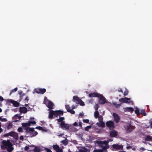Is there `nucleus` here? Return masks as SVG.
<instances>
[{
	"mask_svg": "<svg viewBox=\"0 0 152 152\" xmlns=\"http://www.w3.org/2000/svg\"><path fill=\"white\" fill-rule=\"evenodd\" d=\"M3 145H1L2 148L7 149L9 152H12L13 150V148L12 147V144L9 140H3L2 142Z\"/></svg>",
	"mask_w": 152,
	"mask_h": 152,
	"instance_id": "1",
	"label": "nucleus"
},
{
	"mask_svg": "<svg viewBox=\"0 0 152 152\" xmlns=\"http://www.w3.org/2000/svg\"><path fill=\"white\" fill-rule=\"evenodd\" d=\"M63 114V113L62 111H54L52 110H50L48 117L49 118L52 119V118L53 115H54L55 116L57 117V116L58 115H62Z\"/></svg>",
	"mask_w": 152,
	"mask_h": 152,
	"instance_id": "2",
	"label": "nucleus"
},
{
	"mask_svg": "<svg viewBox=\"0 0 152 152\" xmlns=\"http://www.w3.org/2000/svg\"><path fill=\"white\" fill-rule=\"evenodd\" d=\"M64 119V117H61L57 119V120L58 122H61L60 124V126L62 129H68L69 127V125L68 124L65 123L64 121H63Z\"/></svg>",
	"mask_w": 152,
	"mask_h": 152,
	"instance_id": "3",
	"label": "nucleus"
},
{
	"mask_svg": "<svg viewBox=\"0 0 152 152\" xmlns=\"http://www.w3.org/2000/svg\"><path fill=\"white\" fill-rule=\"evenodd\" d=\"M44 102L47 105V106L50 109L53 108V103L51 101H49L46 97H45Z\"/></svg>",
	"mask_w": 152,
	"mask_h": 152,
	"instance_id": "4",
	"label": "nucleus"
},
{
	"mask_svg": "<svg viewBox=\"0 0 152 152\" xmlns=\"http://www.w3.org/2000/svg\"><path fill=\"white\" fill-rule=\"evenodd\" d=\"M46 91V89L45 88H35L33 91V94L36 93L38 94H43Z\"/></svg>",
	"mask_w": 152,
	"mask_h": 152,
	"instance_id": "5",
	"label": "nucleus"
},
{
	"mask_svg": "<svg viewBox=\"0 0 152 152\" xmlns=\"http://www.w3.org/2000/svg\"><path fill=\"white\" fill-rule=\"evenodd\" d=\"M99 144L103 149L106 150L109 148V146L108 145V142L105 140L104 141H100Z\"/></svg>",
	"mask_w": 152,
	"mask_h": 152,
	"instance_id": "6",
	"label": "nucleus"
},
{
	"mask_svg": "<svg viewBox=\"0 0 152 152\" xmlns=\"http://www.w3.org/2000/svg\"><path fill=\"white\" fill-rule=\"evenodd\" d=\"M91 97H96L97 96H89ZM99 98V103L100 104H103L106 102L105 98L103 96H97Z\"/></svg>",
	"mask_w": 152,
	"mask_h": 152,
	"instance_id": "7",
	"label": "nucleus"
},
{
	"mask_svg": "<svg viewBox=\"0 0 152 152\" xmlns=\"http://www.w3.org/2000/svg\"><path fill=\"white\" fill-rule=\"evenodd\" d=\"M73 100L76 103L79 104L83 106L84 105V102L77 96H73Z\"/></svg>",
	"mask_w": 152,
	"mask_h": 152,
	"instance_id": "8",
	"label": "nucleus"
},
{
	"mask_svg": "<svg viewBox=\"0 0 152 152\" xmlns=\"http://www.w3.org/2000/svg\"><path fill=\"white\" fill-rule=\"evenodd\" d=\"M4 136L5 137H7L8 136H12L16 139H17L18 138V135L17 134L12 132L5 134L4 135Z\"/></svg>",
	"mask_w": 152,
	"mask_h": 152,
	"instance_id": "9",
	"label": "nucleus"
},
{
	"mask_svg": "<svg viewBox=\"0 0 152 152\" xmlns=\"http://www.w3.org/2000/svg\"><path fill=\"white\" fill-rule=\"evenodd\" d=\"M106 125L110 129H113L114 128V123L111 121H107L106 123Z\"/></svg>",
	"mask_w": 152,
	"mask_h": 152,
	"instance_id": "10",
	"label": "nucleus"
},
{
	"mask_svg": "<svg viewBox=\"0 0 152 152\" xmlns=\"http://www.w3.org/2000/svg\"><path fill=\"white\" fill-rule=\"evenodd\" d=\"M35 121H29L28 123H22V125L24 127H27L30 126L31 124H36Z\"/></svg>",
	"mask_w": 152,
	"mask_h": 152,
	"instance_id": "11",
	"label": "nucleus"
},
{
	"mask_svg": "<svg viewBox=\"0 0 152 152\" xmlns=\"http://www.w3.org/2000/svg\"><path fill=\"white\" fill-rule=\"evenodd\" d=\"M134 128L135 127L134 126H132L130 124H127V128L126 129L127 132L129 133L131 132Z\"/></svg>",
	"mask_w": 152,
	"mask_h": 152,
	"instance_id": "12",
	"label": "nucleus"
},
{
	"mask_svg": "<svg viewBox=\"0 0 152 152\" xmlns=\"http://www.w3.org/2000/svg\"><path fill=\"white\" fill-rule=\"evenodd\" d=\"M119 101L121 102L129 103L130 102V98H122L119 99Z\"/></svg>",
	"mask_w": 152,
	"mask_h": 152,
	"instance_id": "13",
	"label": "nucleus"
},
{
	"mask_svg": "<svg viewBox=\"0 0 152 152\" xmlns=\"http://www.w3.org/2000/svg\"><path fill=\"white\" fill-rule=\"evenodd\" d=\"M113 116L115 121L117 123L119 122L120 119L119 116L115 113H113Z\"/></svg>",
	"mask_w": 152,
	"mask_h": 152,
	"instance_id": "14",
	"label": "nucleus"
},
{
	"mask_svg": "<svg viewBox=\"0 0 152 152\" xmlns=\"http://www.w3.org/2000/svg\"><path fill=\"white\" fill-rule=\"evenodd\" d=\"M112 147L114 149L117 150H122L123 149V145H119L118 144H114L112 145Z\"/></svg>",
	"mask_w": 152,
	"mask_h": 152,
	"instance_id": "15",
	"label": "nucleus"
},
{
	"mask_svg": "<svg viewBox=\"0 0 152 152\" xmlns=\"http://www.w3.org/2000/svg\"><path fill=\"white\" fill-rule=\"evenodd\" d=\"M53 148L57 152H63L61 149L57 145H53Z\"/></svg>",
	"mask_w": 152,
	"mask_h": 152,
	"instance_id": "16",
	"label": "nucleus"
},
{
	"mask_svg": "<svg viewBox=\"0 0 152 152\" xmlns=\"http://www.w3.org/2000/svg\"><path fill=\"white\" fill-rule=\"evenodd\" d=\"M21 116L18 115V114L15 115L12 118V119L14 120V122H16L20 120Z\"/></svg>",
	"mask_w": 152,
	"mask_h": 152,
	"instance_id": "17",
	"label": "nucleus"
},
{
	"mask_svg": "<svg viewBox=\"0 0 152 152\" xmlns=\"http://www.w3.org/2000/svg\"><path fill=\"white\" fill-rule=\"evenodd\" d=\"M35 146V145H28V146H26L25 148L24 149L26 151H32L33 150V149H32V148H34Z\"/></svg>",
	"mask_w": 152,
	"mask_h": 152,
	"instance_id": "18",
	"label": "nucleus"
},
{
	"mask_svg": "<svg viewBox=\"0 0 152 152\" xmlns=\"http://www.w3.org/2000/svg\"><path fill=\"white\" fill-rule=\"evenodd\" d=\"M8 101L12 103L15 107H18L19 105V103L16 101L10 99Z\"/></svg>",
	"mask_w": 152,
	"mask_h": 152,
	"instance_id": "19",
	"label": "nucleus"
},
{
	"mask_svg": "<svg viewBox=\"0 0 152 152\" xmlns=\"http://www.w3.org/2000/svg\"><path fill=\"white\" fill-rule=\"evenodd\" d=\"M65 108L67 110V111L68 112H70L72 114H75V111L73 110L72 109H71L69 106L67 105H66Z\"/></svg>",
	"mask_w": 152,
	"mask_h": 152,
	"instance_id": "20",
	"label": "nucleus"
},
{
	"mask_svg": "<svg viewBox=\"0 0 152 152\" xmlns=\"http://www.w3.org/2000/svg\"><path fill=\"white\" fill-rule=\"evenodd\" d=\"M27 111V109L25 107L20 108V111L21 113H26Z\"/></svg>",
	"mask_w": 152,
	"mask_h": 152,
	"instance_id": "21",
	"label": "nucleus"
},
{
	"mask_svg": "<svg viewBox=\"0 0 152 152\" xmlns=\"http://www.w3.org/2000/svg\"><path fill=\"white\" fill-rule=\"evenodd\" d=\"M26 129V132L27 133H31V132H33L34 131V128H28V127H25Z\"/></svg>",
	"mask_w": 152,
	"mask_h": 152,
	"instance_id": "22",
	"label": "nucleus"
},
{
	"mask_svg": "<svg viewBox=\"0 0 152 152\" xmlns=\"http://www.w3.org/2000/svg\"><path fill=\"white\" fill-rule=\"evenodd\" d=\"M96 124L99 127H104L105 125V123L103 122H99V123H97Z\"/></svg>",
	"mask_w": 152,
	"mask_h": 152,
	"instance_id": "23",
	"label": "nucleus"
},
{
	"mask_svg": "<svg viewBox=\"0 0 152 152\" xmlns=\"http://www.w3.org/2000/svg\"><path fill=\"white\" fill-rule=\"evenodd\" d=\"M117 132L115 130L111 131L110 133V135L112 137H114L117 135Z\"/></svg>",
	"mask_w": 152,
	"mask_h": 152,
	"instance_id": "24",
	"label": "nucleus"
},
{
	"mask_svg": "<svg viewBox=\"0 0 152 152\" xmlns=\"http://www.w3.org/2000/svg\"><path fill=\"white\" fill-rule=\"evenodd\" d=\"M34 148L33 149V150L34 151V152H39L41 151V150L39 147L35 146Z\"/></svg>",
	"mask_w": 152,
	"mask_h": 152,
	"instance_id": "25",
	"label": "nucleus"
},
{
	"mask_svg": "<svg viewBox=\"0 0 152 152\" xmlns=\"http://www.w3.org/2000/svg\"><path fill=\"white\" fill-rule=\"evenodd\" d=\"M18 90V88L17 87H16L14 89L10 91L9 95H11L12 94H14Z\"/></svg>",
	"mask_w": 152,
	"mask_h": 152,
	"instance_id": "26",
	"label": "nucleus"
},
{
	"mask_svg": "<svg viewBox=\"0 0 152 152\" xmlns=\"http://www.w3.org/2000/svg\"><path fill=\"white\" fill-rule=\"evenodd\" d=\"M145 140L152 141V137L149 135L147 136L145 138Z\"/></svg>",
	"mask_w": 152,
	"mask_h": 152,
	"instance_id": "27",
	"label": "nucleus"
},
{
	"mask_svg": "<svg viewBox=\"0 0 152 152\" xmlns=\"http://www.w3.org/2000/svg\"><path fill=\"white\" fill-rule=\"evenodd\" d=\"M88 149L84 147L81 148L79 150V152H87Z\"/></svg>",
	"mask_w": 152,
	"mask_h": 152,
	"instance_id": "28",
	"label": "nucleus"
},
{
	"mask_svg": "<svg viewBox=\"0 0 152 152\" xmlns=\"http://www.w3.org/2000/svg\"><path fill=\"white\" fill-rule=\"evenodd\" d=\"M99 114L98 111H96L94 113V116L95 118H97L99 117Z\"/></svg>",
	"mask_w": 152,
	"mask_h": 152,
	"instance_id": "29",
	"label": "nucleus"
},
{
	"mask_svg": "<svg viewBox=\"0 0 152 152\" xmlns=\"http://www.w3.org/2000/svg\"><path fill=\"white\" fill-rule=\"evenodd\" d=\"M32 133H31V134H30V137H31L34 136L36 135L37 134V132H32Z\"/></svg>",
	"mask_w": 152,
	"mask_h": 152,
	"instance_id": "30",
	"label": "nucleus"
},
{
	"mask_svg": "<svg viewBox=\"0 0 152 152\" xmlns=\"http://www.w3.org/2000/svg\"><path fill=\"white\" fill-rule=\"evenodd\" d=\"M126 111L130 112H132L134 110L133 108L131 107H127L126 108Z\"/></svg>",
	"mask_w": 152,
	"mask_h": 152,
	"instance_id": "31",
	"label": "nucleus"
},
{
	"mask_svg": "<svg viewBox=\"0 0 152 152\" xmlns=\"http://www.w3.org/2000/svg\"><path fill=\"white\" fill-rule=\"evenodd\" d=\"M113 104L115 107L117 108L121 106L120 104H117L116 102H115L113 103Z\"/></svg>",
	"mask_w": 152,
	"mask_h": 152,
	"instance_id": "32",
	"label": "nucleus"
},
{
	"mask_svg": "<svg viewBox=\"0 0 152 152\" xmlns=\"http://www.w3.org/2000/svg\"><path fill=\"white\" fill-rule=\"evenodd\" d=\"M141 113L144 116H146V113L145 112V110L144 109H142L141 110Z\"/></svg>",
	"mask_w": 152,
	"mask_h": 152,
	"instance_id": "33",
	"label": "nucleus"
},
{
	"mask_svg": "<svg viewBox=\"0 0 152 152\" xmlns=\"http://www.w3.org/2000/svg\"><path fill=\"white\" fill-rule=\"evenodd\" d=\"M135 112L137 115H139L140 113V110L138 108H137L135 110Z\"/></svg>",
	"mask_w": 152,
	"mask_h": 152,
	"instance_id": "34",
	"label": "nucleus"
},
{
	"mask_svg": "<svg viewBox=\"0 0 152 152\" xmlns=\"http://www.w3.org/2000/svg\"><path fill=\"white\" fill-rule=\"evenodd\" d=\"M98 118V120L99 122H103V118L102 116L100 115L99 117Z\"/></svg>",
	"mask_w": 152,
	"mask_h": 152,
	"instance_id": "35",
	"label": "nucleus"
},
{
	"mask_svg": "<svg viewBox=\"0 0 152 152\" xmlns=\"http://www.w3.org/2000/svg\"><path fill=\"white\" fill-rule=\"evenodd\" d=\"M88 95H102V94H99L97 93H91L88 94Z\"/></svg>",
	"mask_w": 152,
	"mask_h": 152,
	"instance_id": "36",
	"label": "nucleus"
},
{
	"mask_svg": "<svg viewBox=\"0 0 152 152\" xmlns=\"http://www.w3.org/2000/svg\"><path fill=\"white\" fill-rule=\"evenodd\" d=\"M99 107V106L97 104H96L95 105L94 108L96 111H97L98 108Z\"/></svg>",
	"mask_w": 152,
	"mask_h": 152,
	"instance_id": "37",
	"label": "nucleus"
},
{
	"mask_svg": "<svg viewBox=\"0 0 152 152\" xmlns=\"http://www.w3.org/2000/svg\"><path fill=\"white\" fill-rule=\"evenodd\" d=\"M93 152H103L102 150L95 149L94 150Z\"/></svg>",
	"mask_w": 152,
	"mask_h": 152,
	"instance_id": "38",
	"label": "nucleus"
},
{
	"mask_svg": "<svg viewBox=\"0 0 152 152\" xmlns=\"http://www.w3.org/2000/svg\"><path fill=\"white\" fill-rule=\"evenodd\" d=\"M91 127V126H88L85 128V130L86 131H88V129Z\"/></svg>",
	"mask_w": 152,
	"mask_h": 152,
	"instance_id": "39",
	"label": "nucleus"
},
{
	"mask_svg": "<svg viewBox=\"0 0 152 152\" xmlns=\"http://www.w3.org/2000/svg\"><path fill=\"white\" fill-rule=\"evenodd\" d=\"M18 93L19 95H25L23 93V91L21 90L18 91Z\"/></svg>",
	"mask_w": 152,
	"mask_h": 152,
	"instance_id": "40",
	"label": "nucleus"
},
{
	"mask_svg": "<svg viewBox=\"0 0 152 152\" xmlns=\"http://www.w3.org/2000/svg\"><path fill=\"white\" fill-rule=\"evenodd\" d=\"M44 149L47 152H52L50 149L48 148H45Z\"/></svg>",
	"mask_w": 152,
	"mask_h": 152,
	"instance_id": "41",
	"label": "nucleus"
},
{
	"mask_svg": "<svg viewBox=\"0 0 152 152\" xmlns=\"http://www.w3.org/2000/svg\"><path fill=\"white\" fill-rule=\"evenodd\" d=\"M12 125L11 124H9L7 126V128L8 129H9L12 128Z\"/></svg>",
	"mask_w": 152,
	"mask_h": 152,
	"instance_id": "42",
	"label": "nucleus"
},
{
	"mask_svg": "<svg viewBox=\"0 0 152 152\" xmlns=\"http://www.w3.org/2000/svg\"><path fill=\"white\" fill-rule=\"evenodd\" d=\"M62 142L65 145H67L68 143L67 141L66 140H63L62 141Z\"/></svg>",
	"mask_w": 152,
	"mask_h": 152,
	"instance_id": "43",
	"label": "nucleus"
},
{
	"mask_svg": "<svg viewBox=\"0 0 152 152\" xmlns=\"http://www.w3.org/2000/svg\"><path fill=\"white\" fill-rule=\"evenodd\" d=\"M83 122L85 123H88L89 122V120L88 119H84L83 120Z\"/></svg>",
	"mask_w": 152,
	"mask_h": 152,
	"instance_id": "44",
	"label": "nucleus"
},
{
	"mask_svg": "<svg viewBox=\"0 0 152 152\" xmlns=\"http://www.w3.org/2000/svg\"><path fill=\"white\" fill-rule=\"evenodd\" d=\"M0 121H1L6 122L7 121V120L5 118H1Z\"/></svg>",
	"mask_w": 152,
	"mask_h": 152,
	"instance_id": "45",
	"label": "nucleus"
},
{
	"mask_svg": "<svg viewBox=\"0 0 152 152\" xmlns=\"http://www.w3.org/2000/svg\"><path fill=\"white\" fill-rule=\"evenodd\" d=\"M22 130V129L21 127H19L18 128V130L19 132H21Z\"/></svg>",
	"mask_w": 152,
	"mask_h": 152,
	"instance_id": "46",
	"label": "nucleus"
},
{
	"mask_svg": "<svg viewBox=\"0 0 152 152\" xmlns=\"http://www.w3.org/2000/svg\"><path fill=\"white\" fill-rule=\"evenodd\" d=\"M3 100V98L1 96H0V101H2Z\"/></svg>",
	"mask_w": 152,
	"mask_h": 152,
	"instance_id": "47",
	"label": "nucleus"
},
{
	"mask_svg": "<svg viewBox=\"0 0 152 152\" xmlns=\"http://www.w3.org/2000/svg\"><path fill=\"white\" fill-rule=\"evenodd\" d=\"M77 123L76 122H75L74 124H73V125L74 126H77Z\"/></svg>",
	"mask_w": 152,
	"mask_h": 152,
	"instance_id": "48",
	"label": "nucleus"
},
{
	"mask_svg": "<svg viewBox=\"0 0 152 152\" xmlns=\"http://www.w3.org/2000/svg\"><path fill=\"white\" fill-rule=\"evenodd\" d=\"M20 140H23V136H20Z\"/></svg>",
	"mask_w": 152,
	"mask_h": 152,
	"instance_id": "49",
	"label": "nucleus"
},
{
	"mask_svg": "<svg viewBox=\"0 0 152 152\" xmlns=\"http://www.w3.org/2000/svg\"><path fill=\"white\" fill-rule=\"evenodd\" d=\"M145 148L143 147H141L140 148V150H142V151H144L145 150Z\"/></svg>",
	"mask_w": 152,
	"mask_h": 152,
	"instance_id": "50",
	"label": "nucleus"
},
{
	"mask_svg": "<svg viewBox=\"0 0 152 152\" xmlns=\"http://www.w3.org/2000/svg\"><path fill=\"white\" fill-rule=\"evenodd\" d=\"M29 99L28 98V97H27L25 99V101H26L27 102H28V100Z\"/></svg>",
	"mask_w": 152,
	"mask_h": 152,
	"instance_id": "51",
	"label": "nucleus"
},
{
	"mask_svg": "<svg viewBox=\"0 0 152 152\" xmlns=\"http://www.w3.org/2000/svg\"><path fill=\"white\" fill-rule=\"evenodd\" d=\"M83 115L82 113H80L79 114V117H82L83 116Z\"/></svg>",
	"mask_w": 152,
	"mask_h": 152,
	"instance_id": "52",
	"label": "nucleus"
},
{
	"mask_svg": "<svg viewBox=\"0 0 152 152\" xmlns=\"http://www.w3.org/2000/svg\"><path fill=\"white\" fill-rule=\"evenodd\" d=\"M112 141H113V140L112 139H109L108 140H107V141L108 142H109Z\"/></svg>",
	"mask_w": 152,
	"mask_h": 152,
	"instance_id": "53",
	"label": "nucleus"
},
{
	"mask_svg": "<svg viewBox=\"0 0 152 152\" xmlns=\"http://www.w3.org/2000/svg\"><path fill=\"white\" fill-rule=\"evenodd\" d=\"M64 135V134L63 133L61 134L60 135H58V136L60 137V136H62L63 135Z\"/></svg>",
	"mask_w": 152,
	"mask_h": 152,
	"instance_id": "54",
	"label": "nucleus"
},
{
	"mask_svg": "<svg viewBox=\"0 0 152 152\" xmlns=\"http://www.w3.org/2000/svg\"><path fill=\"white\" fill-rule=\"evenodd\" d=\"M3 131L2 129L1 128V127H0V133L1 132Z\"/></svg>",
	"mask_w": 152,
	"mask_h": 152,
	"instance_id": "55",
	"label": "nucleus"
},
{
	"mask_svg": "<svg viewBox=\"0 0 152 152\" xmlns=\"http://www.w3.org/2000/svg\"><path fill=\"white\" fill-rule=\"evenodd\" d=\"M37 127L39 128V129H43V128L40 126H39Z\"/></svg>",
	"mask_w": 152,
	"mask_h": 152,
	"instance_id": "56",
	"label": "nucleus"
},
{
	"mask_svg": "<svg viewBox=\"0 0 152 152\" xmlns=\"http://www.w3.org/2000/svg\"><path fill=\"white\" fill-rule=\"evenodd\" d=\"M79 125L80 126H81V122H80L79 123Z\"/></svg>",
	"mask_w": 152,
	"mask_h": 152,
	"instance_id": "57",
	"label": "nucleus"
},
{
	"mask_svg": "<svg viewBox=\"0 0 152 152\" xmlns=\"http://www.w3.org/2000/svg\"><path fill=\"white\" fill-rule=\"evenodd\" d=\"M150 126H151V128H152V123H151V124H150Z\"/></svg>",
	"mask_w": 152,
	"mask_h": 152,
	"instance_id": "58",
	"label": "nucleus"
},
{
	"mask_svg": "<svg viewBox=\"0 0 152 152\" xmlns=\"http://www.w3.org/2000/svg\"><path fill=\"white\" fill-rule=\"evenodd\" d=\"M75 107H74L73 106H72V109H74L75 108Z\"/></svg>",
	"mask_w": 152,
	"mask_h": 152,
	"instance_id": "59",
	"label": "nucleus"
},
{
	"mask_svg": "<svg viewBox=\"0 0 152 152\" xmlns=\"http://www.w3.org/2000/svg\"><path fill=\"white\" fill-rule=\"evenodd\" d=\"M2 110L0 108V112H2Z\"/></svg>",
	"mask_w": 152,
	"mask_h": 152,
	"instance_id": "60",
	"label": "nucleus"
},
{
	"mask_svg": "<svg viewBox=\"0 0 152 152\" xmlns=\"http://www.w3.org/2000/svg\"><path fill=\"white\" fill-rule=\"evenodd\" d=\"M1 123L0 122V127H1Z\"/></svg>",
	"mask_w": 152,
	"mask_h": 152,
	"instance_id": "61",
	"label": "nucleus"
},
{
	"mask_svg": "<svg viewBox=\"0 0 152 152\" xmlns=\"http://www.w3.org/2000/svg\"><path fill=\"white\" fill-rule=\"evenodd\" d=\"M126 152L123 151H119V152Z\"/></svg>",
	"mask_w": 152,
	"mask_h": 152,
	"instance_id": "62",
	"label": "nucleus"
},
{
	"mask_svg": "<svg viewBox=\"0 0 152 152\" xmlns=\"http://www.w3.org/2000/svg\"><path fill=\"white\" fill-rule=\"evenodd\" d=\"M27 105H28L27 104H25V106H27Z\"/></svg>",
	"mask_w": 152,
	"mask_h": 152,
	"instance_id": "63",
	"label": "nucleus"
},
{
	"mask_svg": "<svg viewBox=\"0 0 152 152\" xmlns=\"http://www.w3.org/2000/svg\"><path fill=\"white\" fill-rule=\"evenodd\" d=\"M29 91V90H27V92H28V91Z\"/></svg>",
	"mask_w": 152,
	"mask_h": 152,
	"instance_id": "64",
	"label": "nucleus"
}]
</instances>
